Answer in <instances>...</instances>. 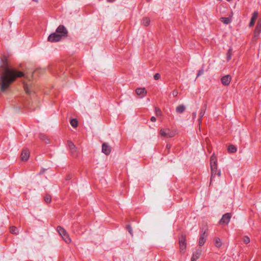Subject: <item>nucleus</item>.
I'll use <instances>...</instances> for the list:
<instances>
[{"label": "nucleus", "mask_w": 261, "mask_h": 261, "mask_svg": "<svg viewBox=\"0 0 261 261\" xmlns=\"http://www.w3.org/2000/svg\"><path fill=\"white\" fill-rule=\"evenodd\" d=\"M257 17H258L257 12H254L252 14L251 19L256 21V20Z\"/></svg>", "instance_id": "nucleus-26"}, {"label": "nucleus", "mask_w": 261, "mask_h": 261, "mask_svg": "<svg viewBox=\"0 0 261 261\" xmlns=\"http://www.w3.org/2000/svg\"><path fill=\"white\" fill-rule=\"evenodd\" d=\"M160 78V75L159 73H156L154 75V79L155 80H159Z\"/></svg>", "instance_id": "nucleus-32"}, {"label": "nucleus", "mask_w": 261, "mask_h": 261, "mask_svg": "<svg viewBox=\"0 0 261 261\" xmlns=\"http://www.w3.org/2000/svg\"><path fill=\"white\" fill-rule=\"evenodd\" d=\"M51 200V198L50 195L47 194L44 196V200L46 203L50 202Z\"/></svg>", "instance_id": "nucleus-25"}, {"label": "nucleus", "mask_w": 261, "mask_h": 261, "mask_svg": "<svg viewBox=\"0 0 261 261\" xmlns=\"http://www.w3.org/2000/svg\"><path fill=\"white\" fill-rule=\"evenodd\" d=\"M68 145L70 150H72V149H75V145L71 142H68Z\"/></svg>", "instance_id": "nucleus-27"}, {"label": "nucleus", "mask_w": 261, "mask_h": 261, "mask_svg": "<svg viewBox=\"0 0 261 261\" xmlns=\"http://www.w3.org/2000/svg\"><path fill=\"white\" fill-rule=\"evenodd\" d=\"M30 156V151L28 149H24L21 152V159L22 161H27Z\"/></svg>", "instance_id": "nucleus-7"}, {"label": "nucleus", "mask_w": 261, "mask_h": 261, "mask_svg": "<svg viewBox=\"0 0 261 261\" xmlns=\"http://www.w3.org/2000/svg\"><path fill=\"white\" fill-rule=\"evenodd\" d=\"M22 76L27 78L23 72L10 68L6 61L4 62L0 71V92L9 91L11 85L16 78Z\"/></svg>", "instance_id": "nucleus-1"}, {"label": "nucleus", "mask_w": 261, "mask_h": 261, "mask_svg": "<svg viewBox=\"0 0 261 261\" xmlns=\"http://www.w3.org/2000/svg\"><path fill=\"white\" fill-rule=\"evenodd\" d=\"M67 31L63 25H60L57 29L56 32L50 34L48 40L50 42H57L60 41L62 37L65 36Z\"/></svg>", "instance_id": "nucleus-2"}, {"label": "nucleus", "mask_w": 261, "mask_h": 261, "mask_svg": "<svg viewBox=\"0 0 261 261\" xmlns=\"http://www.w3.org/2000/svg\"><path fill=\"white\" fill-rule=\"evenodd\" d=\"M231 218V215L229 213H226L223 215L222 218L220 220L221 224H227Z\"/></svg>", "instance_id": "nucleus-6"}, {"label": "nucleus", "mask_w": 261, "mask_h": 261, "mask_svg": "<svg viewBox=\"0 0 261 261\" xmlns=\"http://www.w3.org/2000/svg\"><path fill=\"white\" fill-rule=\"evenodd\" d=\"M155 112L157 116H160L161 115V111L159 109H155Z\"/></svg>", "instance_id": "nucleus-31"}, {"label": "nucleus", "mask_w": 261, "mask_h": 261, "mask_svg": "<svg viewBox=\"0 0 261 261\" xmlns=\"http://www.w3.org/2000/svg\"><path fill=\"white\" fill-rule=\"evenodd\" d=\"M227 150L230 153H235L237 150L236 147L233 145L228 146Z\"/></svg>", "instance_id": "nucleus-19"}, {"label": "nucleus", "mask_w": 261, "mask_h": 261, "mask_svg": "<svg viewBox=\"0 0 261 261\" xmlns=\"http://www.w3.org/2000/svg\"><path fill=\"white\" fill-rule=\"evenodd\" d=\"M24 89L27 94H31L32 91V86L31 84L24 83Z\"/></svg>", "instance_id": "nucleus-16"}, {"label": "nucleus", "mask_w": 261, "mask_h": 261, "mask_svg": "<svg viewBox=\"0 0 261 261\" xmlns=\"http://www.w3.org/2000/svg\"><path fill=\"white\" fill-rule=\"evenodd\" d=\"M33 1L35 2H38V0H33Z\"/></svg>", "instance_id": "nucleus-39"}, {"label": "nucleus", "mask_w": 261, "mask_h": 261, "mask_svg": "<svg viewBox=\"0 0 261 261\" xmlns=\"http://www.w3.org/2000/svg\"><path fill=\"white\" fill-rule=\"evenodd\" d=\"M226 1L229 2V1H230L231 0H226Z\"/></svg>", "instance_id": "nucleus-40"}, {"label": "nucleus", "mask_w": 261, "mask_h": 261, "mask_svg": "<svg viewBox=\"0 0 261 261\" xmlns=\"http://www.w3.org/2000/svg\"><path fill=\"white\" fill-rule=\"evenodd\" d=\"M177 94H178V92L176 90H174L172 92V95L173 96L175 97L177 95Z\"/></svg>", "instance_id": "nucleus-35"}, {"label": "nucleus", "mask_w": 261, "mask_h": 261, "mask_svg": "<svg viewBox=\"0 0 261 261\" xmlns=\"http://www.w3.org/2000/svg\"><path fill=\"white\" fill-rule=\"evenodd\" d=\"M210 165L211 168L217 167V158L214 154L210 158Z\"/></svg>", "instance_id": "nucleus-13"}, {"label": "nucleus", "mask_w": 261, "mask_h": 261, "mask_svg": "<svg viewBox=\"0 0 261 261\" xmlns=\"http://www.w3.org/2000/svg\"><path fill=\"white\" fill-rule=\"evenodd\" d=\"M202 252L201 248L197 249L193 253L191 258V261H196L200 257Z\"/></svg>", "instance_id": "nucleus-9"}, {"label": "nucleus", "mask_w": 261, "mask_h": 261, "mask_svg": "<svg viewBox=\"0 0 261 261\" xmlns=\"http://www.w3.org/2000/svg\"><path fill=\"white\" fill-rule=\"evenodd\" d=\"M255 22V21L252 20H251V19L250 22V23H249V27H253V26L254 25Z\"/></svg>", "instance_id": "nucleus-33"}, {"label": "nucleus", "mask_w": 261, "mask_h": 261, "mask_svg": "<svg viewBox=\"0 0 261 261\" xmlns=\"http://www.w3.org/2000/svg\"><path fill=\"white\" fill-rule=\"evenodd\" d=\"M220 19L222 22L226 24H229L231 21L230 19L228 17H222Z\"/></svg>", "instance_id": "nucleus-22"}, {"label": "nucleus", "mask_w": 261, "mask_h": 261, "mask_svg": "<svg viewBox=\"0 0 261 261\" xmlns=\"http://www.w3.org/2000/svg\"><path fill=\"white\" fill-rule=\"evenodd\" d=\"M204 114V111H201L200 112V114H199V117H200V118H199V120H198V121H199V123H201V118H202V117L203 116Z\"/></svg>", "instance_id": "nucleus-28"}, {"label": "nucleus", "mask_w": 261, "mask_h": 261, "mask_svg": "<svg viewBox=\"0 0 261 261\" xmlns=\"http://www.w3.org/2000/svg\"><path fill=\"white\" fill-rule=\"evenodd\" d=\"M102 151L107 155L109 154L111 152V148L110 146L108 144L104 143L102 146Z\"/></svg>", "instance_id": "nucleus-10"}, {"label": "nucleus", "mask_w": 261, "mask_h": 261, "mask_svg": "<svg viewBox=\"0 0 261 261\" xmlns=\"http://www.w3.org/2000/svg\"><path fill=\"white\" fill-rule=\"evenodd\" d=\"M77 121L75 119H72L71 120H70V124L72 126H73V127H77Z\"/></svg>", "instance_id": "nucleus-24"}, {"label": "nucleus", "mask_w": 261, "mask_h": 261, "mask_svg": "<svg viewBox=\"0 0 261 261\" xmlns=\"http://www.w3.org/2000/svg\"><path fill=\"white\" fill-rule=\"evenodd\" d=\"M71 151V153L72 154V155L73 156H76L77 155V153H76V148H75V149H72V150H70Z\"/></svg>", "instance_id": "nucleus-30"}, {"label": "nucleus", "mask_w": 261, "mask_h": 261, "mask_svg": "<svg viewBox=\"0 0 261 261\" xmlns=\"http://www.w3.org/2000/svg\"><path fill=\"white\" fill-rule=\"evenodd\" d=\"M232 51V49L230 48L227 53L226 56L227 61H229L231 58Z\"/></svg>", "instance_id": "nucleus-23"}, {"label": "nucleus", "mask_w": 261, "mask_h": 261, "mask_svg": "<svg viewBox=\"0 0 261 261\" xmlns=\"http://www.w3.org/2000/svg\"><path fill=\"white\" fill-rule=\"evenodd\" d=\"M206 236L205 234V232H204L202 234L200 235L199 242H198L199 246H202V245H203L205 242L206 241Z\"/></svg>", "instance_id": "nucleus-15"}, {"label": "nucleus", "mask_w": 261, "mask_h": 261, "mask_svg": "<svg viewBox=\"0 0 261 261\" xmlns=\"http://www.w3.org/2000/svg\"><path fill=\"white\" fill-rule=\"evenodd\" d=\"M231 77L229 75H226L221 78V83L224 86H228L230 81Z\"/></svg>", "instance_id": "nucleus-11"}, {"label": "nucleus", "mask_w": 261, "mask_h": 261, "mask_svg": "<svg viewBox=\"0 0 261 261\" xmlns=\"http://www.w3.org/2000/svg\"><path fill=\"white\" fill-rule=\"evenodd\" d=\"M203 73V70H200L198 72V73L197 74V76H200V75L202 74Z\"/></svg>", "instance_id": "nucleus-36"}, {"label": "nucleus", "mask_w": 261, "mask_h": 261, "mask_svg": "<svg viewBox=\"0 0 261 261\" xmlns=\"http://www.w3.org/2000/svg\"><path fill=\"white\" fill-rule=\"evenodd\" d=\"M244 243L248 244L250 242V239L248 237H244L243 238Z\"/></svg>", "instance_id": "nucleus-29"}, {"label": "nucleus", "mask_w": 261, "mask_h": 261, "mask_svg": "<svg viewBox=\"0 0 261 261\" xmlns=\"http://www.w3.org/2000/svg\"><path fill=\"white\" fill-rule=\"evenodd\" d=\"M179 249L181 253H184L186 248V236L182 234L179 239Z\"/></svg>", "instance_id": "nucleus-5"}, {"label": "nucleus", "mask_w": 261, "mask_h": 261, "mask_svg": "<svg viewBox=\"0 0 261 261\" xmlns=\"http://www.w3.org/2000/svg\"><path fill=\"white\" fill-rule=\"evenodd\" d=\"M150 120H151V121H152V122H154V121H155V120H156V118H155V117L152 116V117H151Z\"/></svg>", "instance_id": "nucleus-37"}, {"label": "nucleus", "mask_w": 261, "mask_h": 261, "mask_svg": "<svg viewBox=\"0 0 261 261\" xmlns=\"http://www.w3.org/2000/svg\"><path fill=\"white\" fill-rule=\"evenodd\" d=\"M57 231L63 240L67 244L71 242V240L66 230L61 226L57 227Z\"/></svg>", "instance_id": "nucleus-4"}, {"label": "nucleus", "mask_w": 261, "mask_h": 261, "mask_svg": "<svg viewBox=\"0 0 261 261\" xmlns=\"http://www.w3.org/2000/svg\"><path fill=\"white\" fill-rule=\"evenodd\" d=\"M10 232L12 234H17L18 233V230L15 226H11L10 227Z\"/></svg>", "instance_id": "nucleus-20"}, {"label": "nucleus", "mask_w": 261, "mask_h": 261, "mask_svg": "<svg viewBox=\"0 0 261 261\" xmlns=\"http://www.w3.org/2000/svg\"><path fill=\"white\" fill-rule=\"evenodd\" d=\"M211 182H212L216 175H217L218 176H220L221 175V171H220V170H219L217 172V167H212V168H211Z\"/></svg>", "instance_id": "nucleus-8"}, {"label": "nucleus", "mask_w": 261, "mask_h": 261, "mask_svg": "<svg viewBox=\"0 0 261 261\" xmlns=\"http://www.w3.org/2000/svg\"><path fill=\"white\" fill-rule=\"evenodd\" d=\"M214 244L217 247L220 248L222 246V243L220 239L216 238L214 239Z\"/></svg>", "instance_id": "nucleus-18"}, {"label": "nucleus", "mask_w": 261, "mask_h": 261, "mask_svg": "<svg viewBox=\"0 0 261 261\" xmlns=\"http://www.w3.org/2000/svg\"><path fill=\"white\" fill-rule=\"evenodd\" d=\"M127 229L128 231V232L130 233V234H132V230L131 228L130 227L129 225L127 226Z\"/></svg>", "instance_id": "nucleus-34"}, {"label": "nucleus", "mask_w": 261, "mask_h": 261, "mask_svg": "<svg viewBox=\"0 0 261 261\" xmlns=\"http://www.w3.org/2000/svg\"><path fill=\"white\" fill-rule=\"evenodd\" d=\"M150 20L149 18L147 17H145L143 18V19H142L141 24L144 26L147 27V26L149 25V24H150Z\"/></svg>", "instance_id": "nucleus-17"}, {"label": "nucleus", "mask_w": 261, "mask_h": 261, "mask_svg": "<svg viewBox=\"0 0 261 261\" xmlns=\"http://www.w3.org/2000/svg\"><path fill=\"white\" fill-rule=\"evenodd\" d=\"M177 132L175 129H171L168 127L162 128L160 130L159 134L165 138H172L175 136Z\"/></svg>", "instance_id": "nucleus-3"}, {"label": "nucleus", "mask_w": 261, "mask_h": 261, "mask_svg": "<svg viewBox=\"0 0 261 261\" xmlns=\"http://www.w3.org/2000/svg\"><path fill=\"white\" fill-rule=\"evenodd\" d=\"M193 115L194 117L195 118L196 117V113H193Z\"/></svg>", "instance_id": "nucleus-38"}, {"label": "nucleus", "mask_w": 261, "mask_h": 261, "mask_svg": "<svg viewBox=\"0 0 261 261\" xmlns=\"http://www.w3.org/2000/svg\"><path fill=\"white\" fill-rule=\"evenodd\" d=\"M185 107L183 105L178 106L176 109V112L179 113H182L185 111Z\"/></svg>", "instance_id": "nucleus-21"}, {"label": "nucleus", "mask_w": 261, "mask_h": 261, "mask_svg": "<svg viewBox=\"0 0 261 261\" xmlns=\"http://www.w3.org/2000/svg\"><path fill=\"white\" fill-rule=\"evenodd\" d=\"M260 32H261V20H259L257 22L256 27L254 30L255 36H257Z\"/></svg>", "instance_id": "nucleus-14"}, {"label": "nucleus", "mask_w": 261, "mask_h": 261, "mask_svg": "<svg viewBox=\"0 0 261 261\" xmlns=\"http://www.w3.org/2000/svg\"><path fill=\"white\" fill-rule=\"evenodd\" d=\"M136 94L141 97H144L147 94V91L144 88H139L136 90Z\"/></svg>", "instance_id": "nucleus-12"}]
</instances>
